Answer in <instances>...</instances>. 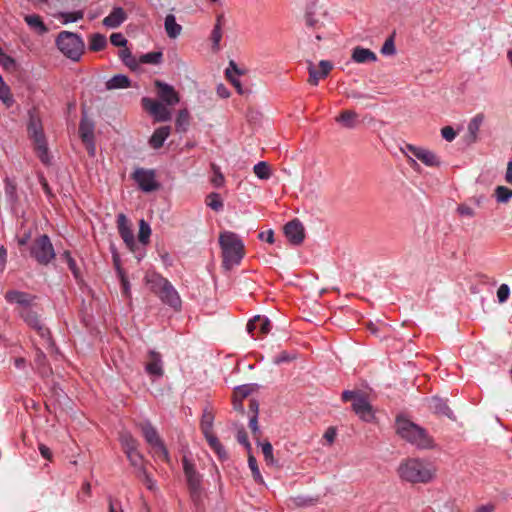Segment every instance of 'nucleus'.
<instances>
[{
    "label": "nucleus",
    "instance_id": "49",
    "mask_svg": "<svg viewBox=\"0 0 512 512\" xmlns=\"http://www.w3.org/2000/svg\"><path fill=\"white\" fill-rule=\"evenodd\" d=\"M225 75L227 79L231 82V84L236 88L237 92L239 94H244V90L242 88L240 81L237 79L236 76L231 74V69H226Z\"/></svg>",
    "mask_w": 512,
    "mask_h": 512
},
{
    "label": "nucleus",
    "instance_id": "3",
    "mask_svg": "<svg viewBox=\"0 0 512 512\" xmlns=\"http://www.w3.org/2000/svg\"><path fill=\"white\" fill-rule=\"evenodd\" d=\"M222 249L223 266L230 269L238 265L245 255L244 244L237 234L225 231L219 236Z\"/></svg>",
    "mask_w": 512,
    "mask_h": 512
},
{
    "label": "nucleus",
    "instance_id": "20",
    "mask_svg": "<svg viewBox=\"0 0 512 512\" xmlns=\"http://www.w3.org/2000/svg\"><path fill=\"white\" fill-rule=\"evenodd\" d=\"M140 429L146 442L155 450V453L158 454L160 451V438L157 429L149 422L140 423Z\"/></svg>",
    "mask_w": 512,
    "mask_h": 512
},
{
    "label": "nucleus",
    "instance_id": "56",
    "mask_svg": "<svg viewBox=\"0 0 512 512\" xmlns=\"http://www.w3.org/2000/svg\"><path fill=\"white\" fill-rule=\"evenodd\" d=\"M65 22H76L83 18V12H69L63 15Z\"/></svg>",
    "mask_w": 512,
    "mask_h": 512
},
{
    "label": "nucleus",
    "instance_id": "50",
    "mask_svg": "<svg viewBox=\"0 0 512 512\" xmlns=\"http://www.w3.org/2000/svg\"><path fill=\"white\" fill-rule=\"evenodd\" d=\"M0 64L7 70L15 67V60L0 49Z\"/></svg>",
    "mask_w": 512,
    "mask_h": 512
},
{
    "label": "nucleus",
    "instance_id": "7",
    "mask_svg": "<svg viewBox=\"0 0 512 512\" xmlns=\"http://www.w3.org/2000/svg\"><path fill=\"white\" fill-rule=\"evenodd\" d=\"M30 256L40 265H49L56 257L54 246L48 235L36 237L30 246Z\"/></svg>",
    "mask_w": 512,
    "mask_h": 512
},
{
    "label": "nucleus",
    "instance_id": "28",
    "mask_svg": "<svg viewBox=\"0 0 512 512\" xmlns=\"http://www.w3.org/2000/svg\"><path fill=\"white\" fill-rule=\"evenodd\" d=\"M131 86L130 79L123 74H117L106 82L107 90L123 89Z\"/></svg>",
    "mask_w": 512,
    "mask_h": 512
},
{
    "label": "nucleus",
    "instance_id": "43",
    "mask_svg": "<svg viewBox=\"0 0 512 512\" xmlns=\"http://www.w3.org/2000/svg\"><path fill=\"white\" fill-rule=\"evenodd\" d=\"M222 39V28H219V25H214V28L211 32V41H212V49L214 51L219 50V44Z\"/></svg>",
    "mask_w": 512,
    "mask_h": 512
},
{
    "label": "nucleus",
    "instance_id": "61",
    "mask_svg": "<svg viewBox=\"0 0 512 512\" xmlns=\"http://www.w3.org/2000/svg\"><path fill=\"white\" fill-rule=\"evenodd\" d=\"M458 212L463 215V216H467V217H473L475 215V212L474 210L469 207V206H466V205H460L458 207Z\"/></svg>",
    "mask_w": 512,
    "mask_h": 512
},
{
    "label": "nucleus",
    "instance_id": "18",
    "mask_svg": "<svg viewBox=\"0 0 512 512\" xmlns=\"http://www.w3.org/2000/svg\"><path fill=\"white\" fill-rule=\"evenodd\" d=\"M133 178L145 192H150L157 188L155 173L152 170L137 169L133 174Z\"/></svg>",
    "mask_w": 512,
    "mask_h": 512
},
{
    "label": "nucleus",
    "instance_id": "13",
    "mask_svg": "<svg viewBox=\"0 0 512 512\" xmlns=\"http://www.w3.org/2000/svg\"><path fill=\"white\" fill-rule=\"evenodd\" d=\"M117 228L127 248L130 251L134 252L136 247V241L134 238L133 230L131 228V224L128 218L123 213H120L117 216Z\"/></svg>",
    "mask_w": 512,
    "mask_h": 512
},
{
    "label": "nucleus",
    "instance_id": "59",
    "mask_svg": "<svg viewBox=\"0 0 512 512\" xmlns=\"http://www.w3.org/2000/svg\"><path fill=\"white\" fill-rule=\"evenodd\" d=\"M67 265H68L69 269L71 270L72 274L74 275V277L76 279H78L80 277V270L77 267L76 261L73 258H69Z\"/></svg>",
    "mask_w": 512,
    "mask_h": 512
},
{
    "label": "nucleus",
    "instance_id": "63",
    "mask_svg": "<svg viewBox=\"0 0 512 512\" xmlns=\"http://www.w3.org/2000/svg\"><path fill=\"white\" fill-rule=\"evenodd\" d=\"M39 451L43 458L51 461L52 460V452L51 450L44 444L39 445Z\"/></svg>",
    "mask_w": 512,
    "mask_h": 512
},
{
    "label": "nucleus",
    "instance_id": "16",
    "mask_svg": "<svg viewBox=\"0 0 512 512\" xmlns=\"http://www.w3.org/2000/svg\"><path fill=\"white\" fill-rule=\"evenodd\" d=\"M307 69L309 72L308 82L312 85H317L320 79L328 76L333 69V64L328 60H321L318 67H316L313 62L309 61Z\"/></svg>",
    "mask_w": 512,
    "mask_h": 512
},
{
    "label": "nucleus",
    "instance_id": "35",
    "mask_svg": "<svg viewBox=\"0 0 512 512\" xmlns=\"http://www.w3.org/2000/svg\"><path fill=\"white\" fill-rule=\"evenodd\" d=\"M422 148L420 147H416V146H413V145H410V144H407L403 149V153L406 154L408 156V163L409 165L416 169L419 167L418 163L410 156H414L418 159V153H420Z\"/></svg>",
    "mask_w": 512,
    "mask_h": 512
},
{
    "label": "nucleus",
    "instance_id": "22",
    "mask_svg": "<svg viewBox=\"0 0 512 512\" xmlns=\"http://www.w3.org/2000/svg\"><path fill=\"white\" fill-rule=\"evenodd\" d=\"M428 407L437 415L447 416L450 419L453 418V413L449 408L447 401L440 397L434 396L430 398L428 401Z\"/></svg>",
    "mask_w": 512,
    "mask_h": 512
},
{
    "label": "nucleus",
    "instance_id": "55",
    "mask_svg": "<svg viewBox=\"0 0 512 512\" xmlns=\"http://www.w3.org/2000/svg\"><path fill=\"white\" fill-rule=\"evenodd\" d=\"M236 438L240 444L244 445L246 447V449L250 450L251 445L248 440L247 433L243 428L238 430Z\"/></svg>",
    "mask_w": 512,
    "mask_h": 512
},
{
    "label": "nucleus",
    "instance_id": "34",
    "mask_svg": "<svg viewBox=\"0 0 512 512\" xmlns=\"http://www.w3.org/2000/svg\"><path fill=\"white\" fill-rule=\"evenodd\" d=\"M150 235L151 228L149 224L145 220L141 219L139 222L138 241L141 244L146 245L147 243H149Z\"/></svg>",
    "mask_w": 512,
    "mask_h": 512
},
{
    "label": "nucleus",
    "instance_id": "53",
    "mask_svg": "<svg viewBox=\"0 0 512 512\" xmlns=\"http://www.w3.org/2000/svg\"><path fill=\"white\" fill-rule=\"evenodd\" d=\"M110 41L116 47H125L127 44L126 38L121 33H113L110 36Z\"/></svg>",
    "mask_w": 512,
    "mask_h": 512
},
{
    "label": "nucleus",
    "instance_id": "40",
    "mask_svg": "<svg viewBox=\"0 0 512 512\" xmlns=\"http://www.w3.org/2000/svg\"><path fill=\"white\" fill-rule=\"evenodd\" d=\"M206 205L214 211H220L223 208V201L218 193H210L206 197Z\"/></svg>",
    "mask_w": 512,
    "mask_h": 512
},
{
    "label": "nucleus",
    "instance_id": "6",
    "mask_svg": "<svg viewBox=\"0 0 512 512\" xmlns=\"http://www.w3.org/2000/svg\"><path fill=\"white\" fill-rule=\"evenodd\" d=\"M56 44L59 50L68 58L78 61L84 52V41L72 32L62 31L59 33Z\"/></svg>",
    "mask_w": 512,
    "mask_h": 512
},
{
    "label": "nucleus",
    "instance_id": "9",
    "mask_svg": "<svg viewBox=\"0 0 512 512\" xmlns=\"http://www.w3.org/2000/svg\"><path fill=\"white\" fill-rule=\"evenodd\" d=\"M183 469L190 492V497L197 508L202 506L201 475L195 470L194 465L186 458H183Z\"/></svg>",
    "mask_w": 512,
    "mask_h": 512
},
{
    "label": "nucleus",
    "instance_id": "21",
    "mask_svg": "<svg viewBox=\"0 0 512 512\" xmlns=\"http://www.w3.org/2000/svg\"><path fill=\"white\" fill-rule=\"evenodd\" d=\"M5 300L9 303H16L22 308H29L35 299V296L17 290H9L4 295Z\"/></svg>",
    "mask_w": 512,
    "mask_h": 512
},
{
    "label": "nucleus",
    "instance_id": "8",
    "mask_svg": "<svg viewBox=\"0 0 512 512\" xmlns=\"http://www.w3.org/2000/svg\"><path fill=\"white\" fill-rule=\"evenodd\" d=\"M182 307L181 298L171 283L162 278V317L166 316L172 319L174 315L180 313Z\"/></svg>",
    "mask_w": 512,
    "mask_h": 512
},
{
    "label": "nucleus",
    "instance_id": "57",
    "mask_svg": "<svg viewBox=\"0 0 512 512\" xmlns=\"http://www.w3.org/2000/svg\"><path fill=\"white\" fill-rule=\"evenodd\" d=\"M150 144L153 148H160V128H156L150 138Z\"/></svg>",
    "mask_w": 512,
    "mask_h": 512
},
{
    "label": "nucleus",
    "instance_id": "14",
    "mask_svg": "<svg viewBox=\"0 0 512 512\" xmlns=\"http://www.w3.org/2000/svg\"><path fill=\"white\" fill-rule=\"evenodd\" d=\"M271 323L265 316L257 315L247 323V332L254 338L260 339L270 331Z\"/></svg>",
    "mask_w": 512,
    "mask_h": 512
},
{
    "label": "nucleus",
    "instance_id": "45",
    "mask_svg": "<svg viewBox=\"0 0 512 512\" xmlns=\"http://www.w3.org/2000/svg\"><path fill=\"white\" fill-rule=\"evenodd\" d=\"M140 63H151L157 64L160 62V51H154L147 54H143L139 59Z\"/></svg>",
    "mask_w": 512,
    "mask_h": 512
},
{
    "label": "nucleus",
    "instance_id": "39",
    "mask_svg": "<svg viewBox=\"0 0 512 512\" xmlns=\"http://www.w3.org/2000/svg\"><path fill=\"white\" fill-rule=\"evenodd\" d=\"M25 21L31 28L36 29L40 33H43L47 30L41 17L36 14L27 15L25 17Z\"/></svg>",
    "mask_w": 512,
    "mask_h": 512
},
{
    "label": "nucleus",
    "instance_id": "41",
    "mask_svg": "<svg viewBox=\"0 0 512 512\" xmlns=\"http://www.w3.org/2000/svg\"><path fill=\"white\" fill-rule=\"evenodd\" d=\"M252 391H253V388L250 385L238 386L234 389L233 398L243 401V399L248 397Z\"/></svg>",
    "mask_w": 512,
    "mask_h": 512
},
{
    "label": "nucleus",
    "instance_id": "29",
    "mask_svg": "<svg viewBox=\"0 0 512 512\" xmlns=\"http://www.w3.org/2000/svg\"><path fill=\"white\" fill-rule=\"evenodd\" d=\"M357 113L353 110H344L336 118V121L346 128H354L356 126Z\"/></svg>",
    "mask_w": 512,
    "mask_h": 512
},
{
    "label": "nucleus",
    "instance_id": "1",
    "mask_svg": "<svg viewBox=\"0 0 512 512\" xmlns=\"http://www.w3.org/2000/svg\"><path fill=\"white\" fill-rule=\"evenodd\" d=\"M395 430L401 439L418 449L426 450L435 447L432 436H430L424 428L404 416H398L396 418Z\"/></svg>",
    "mask_w": 512,
    "mask_h": 512
},
{
    "label": "nucleus",
    "instance_id": "46",
    "mask_svg": "<svg viewBox=\"0 0 512 512\" xmlns=\"http://www.w3.org/2000/svg\"><path fill=\"white\" fill-rule=\"evenodd\" d=\"M249 428L252 432L253 438L255 440H259L261 436V431L258 426V416L257 415H251L249 419Z\"/></svg>",
    "mask_w": 512,
    "mask_h": 512
},
{
    "label": "nucleus",
    "instance_id": "11",
    "mask_svg": "<svg viewBox=\"0 0 512 512\" xmlns=\"http://www.w3.org/2000/svg\"><path fill=\"white\" fill-rule=\"evenodd\" d=\"M179 92L167 83L162 82V123L171 121L175 114V106L180 103Z\"/></svg>",
    "mask_w": 512,
    "mask_h": 512
},
{
    "label": "nucleus",
    "instance_id": "2",
    "mask_svg": "<svg viewBox=\"0 0 512 512\" xmlns=\"http://www.w3.org/2000/svg\"><path fill=\"white\" fill-rule=\"evenodd\" d=\"M401 479L410 483H428L434 475L435 469L432 464L420 459H408L398 469Z\"/></svg>",
    "mask_w": 512,
    "mask_h": 512
},
{
    "label": "nucleus",
    "instance_id": "60",
    "mask_svg": "<svg viewBox=\"0 0 512 512\" xmlns=\"http://www.w3.org/2000/svg\"><path fill=\"white\" fill-rule=\"evenodd\" d=\"M7 262V250L4 246L0 247V273L5 270Z\"/></svg>",
    "mask_w": 512,
    "mask_h": 512
},
{
    "label": "nucleus",
    "instance_id": "36",
    "mask_svg": "<svg viewBox=\"0 0 512 512\" xmlns=\"http://www.w3.org/2000/svg\"><path fill=\"white\" fill-rule=\"evenodd\" d=\"M253 171L255 175L262 180H267L271 176L270 166L264 161L258 162L254 166Z\"/></svg>",
    "mask_w": 512,
    "mask_h": 512
},
{
    "label": "nucleus",
    "instance_id": "23",
    "mask_svg": "<svg viewBox=\"0 0 512 512\" xmlns=\"http://www.w3.org/2000/svg\"><path fill=\"white\" fill-rule=\"evenodd\" d=\"M191 124V115L186 106L181 107L175 114V130L178 133H185Z\"/></svg>",
    "mask_w": 512,
    "mask_h": 512
},
{
    "label": "nucleus",
    "instance_id": "62",
    "mask_svg": "<svg viewBox=\"0 0 512 512\" xmlns=\"http://www.w3.org/2000/svg\"><path fill=\"white\" fill-rule=\"evenodd\" d=\"M259 238L272 244L274 242V232H273V230L261 232L259 234Z\"/></svg>",
    "mask_w": 512,
    "mask_h": 512
},
{
    "label": "nucleus",
    "instance_id": "15",
    "mask_svg": "<svg viewBox=\"0 0 512 512\" xmlns=\"http://www.w3.org/2000/svg\"><path fill=\"white\" fill-rule=\"evenodd\" d=\"M120 441L127 458L133 466L141 463V455L137 451V441L128 432H123L120 435Z\"/></svg>",
    "mask_w": 512,
    "mask_h": 512
},
{
    "label": "nucleus",
    "instance_id": "32",
    "mask_svg": "<svg viewBox=\"0 0 512 512\" xmlns=\"http://www.w3.org/2000/svg\"><path fill=\"white\" fill-rule=\"evenodd\" d=\"M418 160L430 167H435L440 164L438 156L434 152L424 148L418 153Z\"/></svg>",
    "mask_w": 512,
    "mask_h": 512
},
{
    "label": "nucleus",
    "instance_id": "37",
    "mask_svg": "<svg viewBox=\"0 0 512 512\" xmlns=\"http://www.w3.org/2000/svg\"><path fill=\"white\" fill-rule=\"evenodd\" d=\"M119 57L123 61V63L128 66L130 69L135 70L138 66V62L132 55L131 51L128 48H124L119 51Z\"/></svg>",
    "mask_w": 512,
    "mask_h": 512
},
{
    "label": "nucleus",
    "instance_id": "25",
    "mask_svg": "<svg viewBox=\"0 0 512 512\" xmlns=\"http://www.w3.org/2000/svg\"><path fill=\"white\" fill-rule=\"evenodd\" d=\"M126 18V12L121 7H116L103 19V24L109 28H117L126 20Z\"/></svg>",
    "mask_w": 512,
    "mask_h": 512
},
{
    "label": "nucleus",
    "instance_id": "58",
    "mask_svg": "<svg viewBox=\"0 0 512 512\" xmlns=\"http://www.w3.org/2000/svg\"><path fill=\"white\" fill-rule=\"evenodd\" d=\"M146 369L150 374H160V365L156 360H152L151 362H149L146 366Z\"/></svg>",
    "mask_w": 512,
    "mask_h": 512
},
{
    "label": "nucleus",
    "instance_id": "42",
    "mask_svg": "<svg viewBox=\"0 0 512 512\" xmlns=\"http://www.w3.org/2000/svg\"><path fill=\"white\" fill-rule=\"evenodd\" d=\"M248 465L252 472L253 479L258 483H263V478L261 476V473L259 471L257 461L253 455H249L248 457Z\"/></svg>",
    "mask_w": 512,
    "mask_h": 512
},
{
    "label": "nucleus",
    "instance_id": "51",
    "mask_svg": "<svg viewBox=\"0 0 512 512\" xmlns=\"http://www.w3.org/2000/svg\"><path fill=\"white\" fill-rule=\"evenodd\" d=\"M262 453L264 455V459L267 463L273 462V447L271 443L265 442L262 444Z\"/></svg>",
    "mask_w": 512,
    "mask_h": 512
},
{
    "label": "nucleus",
    "instance_id": "10",
    "mask_svg": "<svg viewBox=\"0 0 512 512\" xmlns=\"http://www.w3.org/2000/svg\"><path fill=\"white\" fill-rule=\"evenodd\" d=\"M214 418L213 412L206 408L202 414L200 428L209 446L222 458L226 456V451L213 433Z\"/></svg>",
    "mask_w": 512,
    "mask_h": 512
},
{
    "label": "nucleus",
    "instance_id": "12",
    "mask_svg": "<svg viewBox=\"0 0 512 512\" xmlns=\"http://www.w3.org/2000/svg\"><path fill=\"white\" fill-rule=\"evenodd\" d=\"M21 318L33 329L37 331L39 336L51 344L50 331L44 325H42L38 314L29 308H21L19 311Z\"/></svg>",
    "mask_w": 512,
    "mask_h": 512
},
{
    "label": "nucleus",
    "instance_id": "19",
    "mask_svg": "<svg viewBox=\"0 0 512 512\" xmlns=\"http://www.w3.org/2000/svg\"><path fill=\"white\" fill-rule=\"evenodd\" d=\"M352 408L363 421L370 422L374 418L372 406L363 395L355 398Z\"/></svg>",
    "mask_w": 512,
    "mask_h": 512
},
{
    "label": "nucleus",
    "instance_id": "24",
    "mask_svg": "<svg viewBox=\"0 0 512 512\" xmlns=\"http://www.w3.org/2000/svg\"><path fill=\"white\" fill-rule=\"evenodd\" d=\"M164 29L168 38L172 40L177 39L183 32L182 25L177 23L173 14L166 15L164 19Z\"/></svg>",
    "mask_w": 512,
    "mask_h": 512
},
{
    "label": "nucleus",
    "instance_id": "44",
    "mask_svg": "<svg viewBox=\"0 0 512 512\" xmlns=\"http://www.w3.org/2000/svg\"><path fill=\"white\" fill-rule=\"evenodd\" d=\"M0 99L6 104L10 105L12 97L10 94L9 87L5 84L2 77L0 76Z\"/></svg>",
    "mask_w": 512,
    "mask_h": 512
},
{
    "label": "nucleus",
    "instance_id": "64",
    "mask_svg": "<svg viewBox=\"0 0 512 512\" xmlns=\"http://www.w3.org/2000/svg\"><path fill=\"white\" fill-rule=\"evenodd\" d=\"M505 181L512 185V160L508 162L507 169L505 173Z\"/></svg>",
    "mask_w": 512,
    "mask_h": 512
},
{
    "label": "nucleus",
    "instance_id": "27",
    "mask_svg": "<svg viewBox=\"0 0 512 512\" xmlns=\"http://www.w3.org/2000/svg\"><path fill=\"white\" fill-rule=\"evenodd\" d=\"M79 135L82 142L94 139V122L86 115H83L80 120Z\"/></svg>",
    "mask_w": 512,
    "mask_h": 512
},
{
    "label": "nucleus",
    "instance_id": "31",
    "mask_svg": "<svg viewBox=\"0 0 512 512\" xmlns=\"http://www.w3.org/2000/svg\"><path fill=\"white\" fill-rule=\"evenodd\" d=\"M484 115L482 113L476 114L469 122L468 124V133L471 137V140L475 142L477 140V134L479 132V129L484 121Z\"/></svg>",
    "mask_w": 512,
    "mask_h": 512
},
{
    "label": "nucleus",
    "instance_id": "5",
    "mask_svg": "<svg viewBox=\"0 0 512 512\" xmlns=\"http://www.w3.org/2000/svg\"><path fill=\"white\" fill-rule=\"evenodd\" d=\"M303 20L305 27L315 33L316 40L320 41L328 37L329 32L326 28L328 16L321 7H318L316 4L309 6Z\"/></svg>",
    "mask_w": 512,
    "mask_h": 512
},
{
    "label": "nucleus",
    "instance_id": "54",
    "mask_svg": "<svg viewBox=\"0 0 512 512\" xmlns=\"http://www.w3.org/2000/svg\"><path fill=\"white\" fill-rule=\"evenodd\" d=\"M441 135L446 141H453L456 138V132L451 126H445L441 129Z\"/></svg>",
    "mask_w": 512,
    "mask_h": 512
},
{
    "label": "nucleus",
    "instance_id": "38",
    "mask_svg": "<svg viewBox=\"0 0 512 512\" xmlns=\"http://www.w3.org/2000/svg\"><path fill=\"white\" fill-rule=\"evenodd\" d=\"M494 195L499 203H507L512 198V189L506 186H497Z\"/></svg>",
    "mask_w": 512,
    "mask_h": 512
},
{
    "label": "nucleus",
    "instance_id": "30",
    "mask_svg": "<svg viewBox=\"0 0 512 512\" xmlns=\"http://www.w3.org/2000/svg\"><path fill=\"white\" fill-rule=\"evenodd\" d=\"M142 106L144 110L149 112L153 117L155 122L160 121V102L157 100H151L150 98L144 97L142 99Z\"/></svg>",
    "mask_w": 512,
    "mask_h": 512
},
{
    "label": "nucleus",
    "instance_id": "17",
    "mask_svg": "<svg viewBox=\"0 0 512 512\" xmlns=\"http://www.w3.org/2000/svg\"><path fill=\"white\" fill-rule=\"evenodd\" d=\"M284 233L288 240L294 244L299 245L305 238V229L299 219H293L284 226Z\"/></svg>",
    "mask_w": 512,
    "mask_h": 512
},
{
    "label": "nucleus",
    "instance_id": "52",
    "mask_svg": "<svg viewBox=\"0 0 512 512\" xmlns=\"http://www.w3.org/2000/svg\"><path fill=\"white\" fill-rule=\"evenodd\" d=\"M212 169L214 171V176L212 178L213 185L216 186V187L222 186L223 183H224V176H223V174L221 173V171L219 170V168L215 164L212 165Z\"/></svg>",
    "mask_w": 512,
    "mask_h": 512
},
{
    "label": "nucleus",
    "instance_id": "26",
    "mask_svg": "<svg viewBox=\"0 0 512 512\" xmlns=\"http://www.w3.org/2000/svg\"><path fill=\"white\" fill-rule=\"evenodd\" d=\"M351 58L356 63H367L377 60V56L373 51L360 46H357L353 49Z\"/></svg>",
    "mask_w": 512,
    "mask_h": 512
},
{
    "label": "nucleus",
    "instance_id": "48",
    "mask_svg": "<svg viewBox=\"0 0 512 512\" xmlns=\"http://www.w3.org/2000/svg\"><path fill=\"white\" fill-rule=\"evenodd\" d=\"M510 295V288L507 284H501L497 290V298L500 303L507 301Z\"/></svg>",
    "mask_w": 512,
    "mask_h": 512
},
{
    "label": "nucleus",
    "instance_id": "4",
    "mask_svg": "<svg viewBox=\"0 0 512 512\" xmlns=\"http://www.w3.org/2000/svg\"><path fill=\"white\" fill-rule=\"evenodd\" d=\"M27 131L29 137L33 140L38 157L44 164H47L49 162L47 142L41 120L34 112L29 113Z\"/></svg>",
    "mask_w": 512,
    "mask_h": 512
},
{
    "label": "nucleus",
    "instance_id": "47",
    "mask_svg": "<svg viewBox=\"0 0 512 512\" xmlns=\"http://www.w3.org/2000/svg\"><path fill=\"white\" fill-rule=\"evenodd\" d=\"M396 52L393 37H389L385 40L381 53L383 55H393Z\"/></svg>",
    "mask_w": 512,
    "mask_h": 512
},
{
    "label": "nucleus",
    "instance_id": "33",
    "mask_svg": "<svg viewBox=\"0 0 512 512\" xmlns=\"http://www.w3.org/2000/svg\"><path fill=\"white\" fill-rule=\"evenodd\" d=\"M106 44V37L102 34L96 33L90 38L89 49L95 52L101 51L106 47Z\"/></svg>",
    "mask_w": 512,
    "mask_h": 512
}]
</instances>
